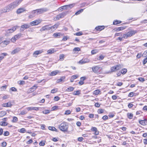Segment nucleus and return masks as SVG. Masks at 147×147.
Returning a JSON list of instances; mask_svg holds the SVG:
<instances>
[{"label": "nucleus", "instance_id": "obj_35", "mask_svg": "<svg viewBox=\"0 0 147 147\" xmlns=\"http://www.w3.org/2000/svg\"><path fill=\"white\" fill-rule=\"evenodd\" d=\"M121 22L120 21L115 20L113 22V24L114 25H116L118 24L121 23Z\"/></svg>", "mask_w": 147, "mask_h": 147}, {"label": "nucleus", "instance_id": "obj_7", "mask_svg": "<svg viewBox=\"0 0 147 147\" xmlns=\"http://www.w3.org/2000/svg\"><path fill=\"white\" fill-rule=\"evenodd\" d=\"M38 12L39 14L42 13L44 12H46L48 10V9L46 8H43L39 9H38Z\"/></svg>", "mask_w": 147, "mask_h": 147}, {"label": "nucleus", "instance_id": "obj_3", "mask_svg": "<svg viewBox=\"0 0 147 147\" xmlns=\"http://www.w3.org/2000/svg\"><path fill=\"white\" fill-rule=\"evenodd\" d=\"M68 12V11L64 12H62L60 14L57 15L56 18V19L55 20H59L60 18H63L67 13Z\"/></svg>", "mask_w": 147, "mask_h": 147}, {"label": "nucleus", "instance_id": "obj_59", "mask_svg": "<svg viewBox=\"0 0 147 147\" xmlns=\"http://www.w3.org/2000/svg\"><path fill=\"white\" fill-rule=\"evenodd\" d=\"M71 113V111L69 110H67L65 111V115L69 114Z\"/></svg>", "mask_w": 147, "mask_h": 147}, {"label": "nucleus", "instance_id": "obj_4", "mask_svg": "<svg viewBox=\"0 0 147 147\" xmlns=\"http://www.w3.org/2000/svg\"><path fill=\"white\" fill-rule=\"evenodd\" d=\"M9 40H4L2 41L0 44V46L2 47H5L10 42Z\"/></svg>", "mask_w": 147, "mask_h": 147}, {"label": "nucleus", "instance_id": "obj_60", "mask_svg": "<svg viewBox=\"0 0 147 147\" xmlns=\"http://www.w3.org/2000/svg\"><path fill=\"white\" fill-rule=\"evenodd\" d=\"M7 145V143L6 142H3L1 143V145L2 146L5 147Z\"/></svg>", "mask_w": 147, "mask_h": 147}, {"label": "nucleus", "instance_id": "obj_42", "mask_svg": "<svg viewBox=\"0 0 147 147\" xmlns=\"http://www.w3.org/2000/svg\"><path fill=\"white\" fill-rule=\"evenodd\" d=\"M82 34H83V33L82 32H78L76 33L75 34H74V35H76V36H80L82 35Z\"/></svg>", "mask_w": 147, "mask_h": 147}, {"label": "nucleus", "instance_id": "obj_20", "mask_svg": "<svg viewBox=\"0 0 147 147\" xmlns=\"http://www.w3.org/2000/svg\"><path fill=\"white\" fill-rule=\"evenodd\" d=\"M59 72V71L56 70L51 72L50 74V75L51 76H53L56 75Z\"/></svg>", "mask_w": 147, "mask_h": 147}, {"label": "nucleus", "instance_id": "obj_47", "mask_svg": "<svg viewBox=\"0 0 147 147\" xmlns=\"http://www.w3.org/2000/svg\"><path fill=\"white\" fill-rule=\"evenodd\" d=\"M64 58V55L63 54L60 55L59 56V59L61 60H63Z\"/></svg>", "mask_w": 147, "mask_h": 147}, {"label": "nucleus", "instance_id": "obj_58", "mask_svg": "<svg viewBox=\"0 0 147 147\" xmlns=\"http://www.w3.org/2000/svg\"><path fill=\"white\" fill-rule=\"evenodd\" d=\"M27 113V112H26L25 111L23 110L20 112V114L22 115H24Z\"/></svg>", "mask_w": 147, "mask_h": 147}, {"label": "nucleus", "instance_id": "obj_54", "mask_svg": "<svg viewBox=\"0 0 147 147\" xmlns=\"http://www.w3.org/2000/svg\"><path fill=\"white\" fill-rule=\"evenodd\" d=\"M97 52V51L96 50H92L91 52V53L92 54H94Z\"/></svg>", "mask_w": 147, "mask_h": 147}, {"label": "nucleus", "instance_id": "obj_49", "mask_svg": "<svg viewBox=\"0 0 147 147\" xmlns=\"http://www.w3.org/2000/svg\"><path fill=\"white\" fill-rule=\"evenodd\" d=\"M135 94L133 92H130L128 94V96L129 97H132L134 95V94Z\"/></svg>", "mask_w": 147, "mask_h": 147}, {"label": "nucleus", "instance_id": "obj_2", "mask_svg": "<svg viewBox=\"0 0 147 147\" xmlns=\"http://www.w3.org/2000/svg\"><path fill=\"white\" fill-rule=\"evenodd\" d=\"M59 127L60 130L62 131H67L68 128L67 123L66 122H63L59 125Z\"/></svg>", "mask_w": 147, "mask_h": 147}, {"label": "nucleus", "instance_id": "obj_32", "mask_svg": "<svg viewBox=\"0 0 147 147\" xmlns=\"http://www.w3.org/2000/svg\"><path fill=\"white\" fill-rule=\"evenodd\" d=\"M8 123L4 121H1L0 122V125L3 126H6L7 125Z\"/></svg>", "mask_w": 147, "mask_h": 147}, {"label": "nucleus", "instance_id": "obj_17", "mask_svg": "<svg viewBox=\"0 0 147 147\" xmlns=\"http://www.w3.org/2000/svg\"><path fill=\"white\" fill-rule=\"evenodd\" d=\"M38 9H36L33 11L32 12V15L34 14V16H32V15H30L29 17L31 18L32 17L34 16H35L39 14L38 13Z\"/></svg>", "mask_w": 147, "mask_h": 147}, {"label": "nucleus", "instance_id": "obj_55", "mask_svg": "<svg viewBox=\"0 0 147 147\" xmlns=\"http://www.w3.org/2000/svg\"><path fill=\"white\" fill-rule=\"evenodd\" d=\"M78 77V76L77 75H75L72 76L71 77V78L72 80H74V79H76Z\"/></svg>", "mask_w": 147, "mask_h": 147}, {"label": "nucleus", "instance_id": "obj_56", "mask_svg": "<svg viewBox=\"0 0 147 147\" xmlns=\"http://www.w3.org/2000/svg\"><path fill=\"white\" fill-rule=\"evenodd\" d=\"M26 131L25 129L24 128H22L20 129V132L22 133H24Z\"/></svg>", "mask_w": 147, "mask_h": 147}, {"label": "nucleus", "instance_id": "obj_50", "mask_svg": "<svg viewBox=\"0 0 147 147\" xmlns=\"http://www.w3.org/2000/svg\"><path fill=\"white\" fill-rule=\"evenodd\" d=\"M10 90L13 92H16L17 91V89L15 87H12L10 89Z\"/></svg>", "mask_w": 147, "mask_h": 147}, {"label": "nucleus", "instance_id": "obj_44", "mask_svg": "<svg viewBox=\"0 0 147 147\" xmlns=\"http://www.w3.org/2000/svg\"><path fill=\"white\" fill-rule=\"evenodd\" d=\"M7 55V54L6 53H3L0 56L2 57V58L3 59L4 58V57L6 56Z\"/></svg>", "mask_w": 147, "mask_h": 147}, {"label": "nucleus", "instance_id": "obj_43", "mask_svg": "<svg viewBox=\"0 0 147 147\" xmlns=\"http://www.w3.org/2000/svg\"><path fill=\"white\" fill-rule=\"evenodd\" d=\"M104 111V109H98V113H103Z\"/></svg>", "mask_w": 147, "mask_h": 147}, {"label": "nucleus", "instance_id": "obj_28", "mask_svg": "<svg viewBox=\"0 0 147 147\" xmlns=\"http://www.w3.org/2000/svg\"><path fill=\"white\" fill-rule=\"evenodd\" d=\"M127 116L129 119H131L133 118V115L131 113H128L127 114Z\"/></svg>", "mask_w": 147, "mask_h": 147}, {"label": "nucleus", "instance_id": "obj_8", "mask_svg": "<svg viewBox=\"0 0 147 147\" xmlns=\"http://www.w3.org/2000/svg\"><path fill=\"white\" fill-rule=\"evenodd\" d=\"M51 29V28L50 27L49 25H46L40 29V31L42 32L47 30H49Z\"/></svg>", "mask_w": 147, "mask_h": 147}, {"label": "nucleus", "instance_id": "obj_37", "mask_svg": "<svg viewBox=\"0 0 147 147\" xmlns=\"http://www.w3.org/2000/svg\"><path fill=\"white\" fill-rule=\"evenodd\" d=\"M83 10L84 9H81L78 11L77 12H76L75 13V15H77L80 14L83 11Z\"/></svg>", "mask_w": 147, "mask_h": 147}, {"label": "nucleus", "instance_id": "obj_34", "mask_svg": "<svg viewBox=\"0 0 147 147\" xmlns=\"http://www.w3.org/2000/svg\"><path fill=\"white\" fill-rule=\"evenodd\" d=\"M127 70L126 69L124 68L121 69V73L123 74H125L127 72Z\"/></svg>", "mask_w": 147, "mask_h": 147}, {"label": "nucleus", "instance_id": "obj_18", "mask_svg": "<svg viewBox=\"0 0 147 147\" xmlns=\"http://www.w3.org/2000/svg\"><path fill=\"white\" fill-rule=\"evenodd\" d=\"M105 28V26H98L96 27L95 29L97 31H101L103 30Z\"/></svg>", "mask_w": 147, "mask_h": 147}, {"label": "nucleus", "instance_id": "obj_46", "mask_svg": "<svg viewBox=\"0 0 147 147\" xmlns=\"http://www.w3.org/2000/svg\"><path fill=\"white\" fill-rule=\"evenodd\" d=\"M7 86L6 85L2 86L1 88V91L5 90L6 89Z\"/></svg>", "mask_w": 147, "mask_h": 147}, {"label": "nucleus", "instance_id": "obj_64", "mask_svg": "<svg viewBox=\"0 0 147 147\" xmlns=\"http://www.w3.org/2000/svg\"><path fill=\"white\" fill-rule=\"evenodd\" d=\"M9 133L7 131H5L4 134V135L5 136H8L9 135Z\"/></svg>", "mask_w": 147, "mask_h": 147}, {"label": "nucleus", "instance_id": "obj_9", "mask_svg": "<svg viewBox=\"0 0 147 147\" xmlns=\"http://www.w3.org/2000/svg\"><path fill=\"white\" fill-rule=\"evenodd\" d=\"M74 5V4H71L69 5H65L64 6H62L63 8H64L65 9H70L73 7Z\"/></svg>", "mask_w": 147, "mask_h": 147}, {"label": "nucleus", "instance_id": "obj_57", "mask_svg": "<svg viewBox=\"0 0 147 147\" xmlns=\"http://www.w3.org/2000/svg\"><path fill=\"white\" fill-rule=\"evenodd\" d=\"M122 34L121 33H116L115 34V36H122Z\"/></svg>", "mask_w": 147, "mask_h": 147}, {"label": "nucleus", "instance_id": "obj_63", "mask_svg": "<svg viewBox=\"0 0 147 147\" xmlns=\"http://www.w3.org/2000/svg\"><path fill=\"white\" fill-rule=\"evenodd\" d=\"M57 89H53L51 91V93H54L57 92Z\"/></svg>", "mask_w": 147, "mask_h": 147}, {"label": "nucleus", "instance_id": "obj_24", "mask_svg": "<svg viewBox=\"0 0 147 147\" xmlns=\"http://www.w3.org/2000/svg\"><path fill=\"white\" fill-rule=\"evenodd\" d=\"M25 11V10H24L23 8H20L18 9L17 10L16 12L17 13L20 14L22 12H23Z\"/></svg>", "mask_w": 147, "mask_h": 147}, {"label": "nucleus", "instance_id": "obj_26", "mask_svg": "<svg viewBox=\"0 0 147 147\" xmlns=\"http://www.w3.org/2000/svg\"><path fill=\"white\" fill-rule=\"evenodd\" d=\"M3 106L4 107H11L12 105L10 102L6 103H4L3 104Z\"/></svg>", "mask_w": 147, "mask_h": 147}, {"label": "nucleus", "instance_id": "obj_40", "mask_svg": "<svg viewBox=\"0 0 147 147\" xmlns=\"http://www.w3.org/2000/svg\"><path fill=\"white\" fill-rule=\"evenodd\" d=\"M139 123L143 125H146V123H145V121L144 120H141L139 121Z\"/></svg>", "mask_w": 147, "mask_h": 147}, {"label": "nucleus", "instance_id": "obj_31", "mask_svg": "<svg viewBox=\"0 0 147 147\" xmlns=\"http://www.w3.org/2000/svg\"><path fill=\"white\" fill-rule=\"evenodd\" d=\"M74 87H70L67 88L66 90V91H72L74 90Z\"/></svg>", "mask_w": 147, "mask_h": 147}, {"label": "nucleus", "instance_id": "obj_62", "mask_svg": "<svg viewBox=\"0 0 147 147\" xmlns=\"http://www.w3.org/2000/svg\"><path fill=\"white\" fill-rule=\"evenodd\" d=\"M39 145L40 146H44L45 145V143L43 141H41L39 143Z\"/></svg>", "mask_w": 147, "mask_h": 147}, {"label": "nucleus", "instance_id": "obj_30", "mask_svg": "<svg viewBox=\"0 0 147 147\" xmlns=\"http://www.w3.org/2000/svg\"><path fill=\"white\" fill-rule=\"evenodd\" d=\"M22 34L20 33L14 36V38H16V40L19 38L21 36Z\"/></svg>", "mask_w": 147, "mask_h": 147}, {"label": "nucleus", "instance_id": "obj_15", "mask_svg": "<svg viewBox=\"0 0 147 147\" xmlns=\"http://www.w3.org/2000/svg\"><path fill=\"white\" fill-rule=\"evenodd\" d=\"M42 52L43 51L42 50L36 51L34 52L33 54V56L36 57H37V55L42 53Z\"/></svg>", "mask_w": 147, "mask_h": 147}, {"label": "nucleus", "instance_id": "obj_21", "mask_svg": "<svg viewBox=\"0 0 147 147\" xmlns=\"http://www.w3.org/2000/svg\"><path fill=\"white\" fill-rule=\"evenodd\" d=\"M20 51V49L19 48H16L13 51L11 52V54L12 55L16 53H18Z\"/></svg>", "mask_w": 147, "mask_h": 147}, {"label": "nucleus", "instance_id": "obj_5", "mask_svg": "<svg viewBox=\"0 0 147 147\" xmlns=\"http://www.w3.org/2000/svg\"><path fill=\"white\" fill-rule=\"evenodd\" d=\"M110 70L111 71L106 72V73L107 74H111L114 72H115L116 71H117L115 65L111 67Z\"/></svg>", "mask_w": 147, "mask_h": 147}, {"label": "nucleus", "instance_id": "obj_27", "mask_svg": "<svg viewBox=\"0 0 147 147\" xmlns=\"http://www.w3.org/2000/svg\"><path fill=\"white\" fill-rule=\"evenodd\" d=\"M48 129L49 130H51L53 131H55L56 132H58L57 129L54 127L49 126L48 127Z\"/></svg>", "mask_w": 147, "mask_h": 147}, {"label": "nucleus", "instance_id": "obj_25", "mask_svg": "<svg viewBox=\"0 0 147 147\" xmlns=\"http://www.w3.org/2000/svg\"><path fill=\"white\" fill-rule=\"evenodd\" d=\"M30 26L28 24H24L21 26V27L24 29H27L29 28Z\"/></svg>", "mask_w": 147, "mask_h": 147}, {"label": "nucleus", "instance_id": "obj_14", "mask_svg": "<svg viewBox=\"0 0 147 147\" xmlns=\"http://www.w3.org/2000/svg\"><path fill=\"white\" fill-rule=\"evenodd\" d=\"M137 31L136 30H132L127 32V35H128L129 37L131 36L134 34Z\"/></svg>", "mask_w": 147, "mask_h": 147}, {"label": "nucleus", "instance_id": "obj_19", "mask_svg": "<svg viewBox=\"0 0 147 147\" xmlns=\"http://www.w3.org/2000/svg\"><path fill=\"white\" fill-rule=\"evenodd\" d=\"M65 78V76H63L61 77L59 79L57 80L56 82L57 83H59L61 82H64Z\"/></svg>", "mask_w": 147, "mask_h": 147}, {"label": "nucleus", "instance_id": "obj_51", "mask_svg": "<svg viewBox=\"0 0 147 147\" xmlns=\"http://www.w3.org/2000/svg\"><path fill=\"white\" fill-rule=\"evenodd\" d=\"M73 50L75 51H80V49L79 47H75Z\"/></svg>", "mask_w": 147, "mask_h": 147}, {"label": "nucleus", "instance_id": "obj_11", "mask_svg": "<svg viewBox=\"0 0 147 147\" xmlns=\"http://www.w3.org/2000/svg\"><path fill=\"white\" fill-rule=\"evenodd\" d=\"M126 28V26H121L119 27L115 28L114 29V30L117 31H119L125 29Z\"/></svg>", "mask_w": 147, "mask_h": 147}, {"label": "nucleus", "instance_id": "obj_52", "mask_svg": "<svg viewBox=\"0 0 147 147\" xmlns=\"http://www.w3.org/2000/svg\"><path fill=\"white\" fill-rule=\"evenodd\" d=\"M104 58V57L103 55H101L99 57L98 60L100 61L103 59Z\"/></svg>", "mask_w": 147, "mask_h": 147}, {"label": "nucleus", "instance_id": "obj_29", "mask_svg": "<svg viewBox=\"0 0 147 147\" xmlns=\"http://www.w3.org/2000/svg\"><path fill=\"white\" fill-rule=\"evenodd\" d=\"M6 114V112L4 111H1L0 112V117H1Z\"/></svg>", "mask_w": 147, "mask_h": 147}, {"label": "nucleus", "instance_id": "obj_6", "mask_svg": "<svg viewBox=\"0 0 147 147\" xmlns=\"http://www.w3.org/2000/svg\"><path fill=\"white\" fill-rule=\"evenodd\" d=\"M16 30V28L14 27H12V28L8 29L6 30V34L5 35H7L13 32Z\"/></svg>", "mask_w": 147, "mask_h": 147}, {"label": "nucleus", "instance_id": "obj_53", "mask_svg": "<svg viewBox=\"0 0 147 147\" xmlns=\"http://www.w3.org/2000/svg\"><path fill=\"white\" fill-rule=\"evenodd\" d=\"M60 98L58 96H55L54 98V100L55 101H57L59 100Z\"/></svg>", "mask_w": 147, "mask_h": 147}, {"label": "nucleus", "instance_id": "obj_1", "mask_svg": "<svg viewBox=\"0 0 147 147\" xmlns=\"http://www.w3.org/2000/svg\"><path fill=\"white\" fill-rule=\"evenodd\" d=\"M18 5V1H15L10 3L5 7L3 10L1 11V13L8 12L12 10L13 9Z\"/></svg>", "mask_w": 147, "mask_h": 147}, {"label": "nucleus", "instance_id": "obj_12", "mask_svg": "<svg viewBox=\"0 0 147 147\" xmlns=\"http://www.w3.org/2000/svg\"><path fill=\"white\" fill-rule=\"evenodd\" d=\"M40 22V21L39 20H35L34 21L31 22L30 23V24L32 26H33L37 25L39 24Z\"/></svg>", "mask_w": 147, "mask_h": 147}, {"label": "nucleus", "instance_id": "obj_39", "mask_svg": "<svg viewBox=\"0 0 147 147\" xmlns=\"http://www.w3.org/2000/svg\"><path fill=\"white\" fill-rule=\"evenodd\" d=\"M100 91L99 90H96L94 91L93 94H94L95 95H97L100 93Z\"/></svg>", "mask_w": 147, "mask_h": 147}, {"label": "nucleus", "instance_id": "obj_45", "mask_svg": "<svg viewBox=\"0 0 147 147\" xmlns=\"http://www.w3.org/2000/svg\"><path fill=\"white\" fill-rule=\"evenodd\" d=\"M42 112L44 114H47L49 113L50 112V111L49 110H45L43 111H42Z\"/></svg>", "mask_w": 147, "mask_h": 147}, {"label": "nucleus", "instance_id": "obj_22", "mask_svg": "<svg viewBox=\"0 0 147 147\" xmlns=\"http://www.w3.org/2000/svg\"><path fill=\"white\" fill-rule=\"evenodd\" d=\"M89 62V60L88 59H82L79 61V63L81 64H84L86 63H88Z\"/></svg>", "mask_w": 147, "mask_h": 147}, {"label": "nucleus", "instance_id": "obj_13", "mask_svg": "<svg viewBox=\"0 0 147 147\" xmlns=\"http://www.w3.org/2000/svg\"><path fill=\"white\" fill-rule=\"evenodd\" d=\"M100 67L98 66H95L92 67V71L95 73H98Z\"/></svg>", "mask_w": 147, "mask_h": 147}, {"label": "nucleus", "instance_id": "obj_10", "mask_svg": "<svg viewBox=\"0 0 147 147\" xmlns=\"http://www.w3.org/2000/svg\"><path fill=\"white\" fill-rule=\"evenodd\" d=\"M37 88V86L36 85H34L32 87H31L30 88L28 91V93H32L33 92L34 90L36 89Z\"/></svg>", "mask_w": 147, "mask_h": 147}, {"label": "nucleus", "instance_id": "obj_33", "mask_svg": "<svg viewBox=\"0 0 147 147\" xmlns=\"http://www.w3.org/2000/svg\"><path fill=\"white\" fill-rule=\"evenodd\" d=\"M61 35V33H55L53 34V36L54 37H60Z\"/></svg>", "mask_w": 147, "mask_h": 147}, {"label": "nucleus", "instance_id": "obj_48", "mask_svg": "<svg viewBox=\"0 0 147 147\" xmlns=\"http://www.w3.org/2000/svg\"><path fill=\"white\" fill-rule=\"evenodd\" d=\"M58 26V24H55L54 26L51 27H50L51 28V29L52 28L54 29L55 28H57Z\"/></svg>", "mask_w": 147, "mask_h": 147}, {"label": "nucleus", "instance_id": "obj_36", "mask_svg": "<svg viewBox=\"0 0 147 147\" xmlns=\"http://www.w3.org/2000/svg\"><path fill=\"white\" fill-rule=\"evenodd\" d=\"M115 66L117 70L120 69L122 67V66L120 64L116 65Z\"/></svg>", "mask_w": 147, "mask_h": 147}, {"label": "nucleus", "instance_id": "obj_23", "mask_svg": "<svg viewBox=\"0 0 147 147\" xmlns=\"http://www.w3.org/2000/svg\"><path fill=\"white\" fill-rule=\"evenodd\" d=\"M27 109L28 111L34 110L37 111L38 110L39 108L36 107H29L27 108Z\"/></svg>", "mask_w": 147, "mask_h": 147}, {"label": "nucleus", "instance_id": "obj_16", "mask_svg": "<svg viewBox=\"0 0 147 147\" xmlns=\"http://www.w3.org/2000/svg\"><path fill=\"white\" fill-rule=\"evenodd\" d=\"M92 131H94V134L96 135H98L99 134V132L97 130V128L96 127H92L91 129Z\"/></svg>", "mask_w": 147, "mask_h": 147}, {"label": "nucleus", "instance_id": "obj_41", "mask_svg": "<svg viewBox=\"0 0 147 147\" xmlns=\"http://www.w3.org/2000/svg\"><path fill=\"white\" fill-rule=\"evenodd\" d=\"M80 93V90H78L77 91H75L74 92L73 94L75 95H78Z\"/></svg>", "mask_w": 147, "mask_h": 147}, {"label": "nucleus", "instance_id": "obj_38", "mask_svg": "<svg viewBox=\"0 0 147 147\" xmlns=\"http://www.w3.org/2000/svg\"><path fill=\"white\" fill-rule=\"evenodd\" d=\"M18 121V118L16 117H13V119L12 120V122L13 123H15L17 122Z\"/></svg>", "mask_w": 147, "mask_h": 147}, {"label": "nucleus", "instance_id": "obj_61", "mask_svg": "<svg viewBox=\"0 0 147 147\" xmlns=\"http://www.w3.org/2000/svg\"><path fill=\"white\" fill-rule=\"evenodd\" d=\"M18 83L20 85H23L25 83V82L24 81H19L18 82Z\"/></svg>", "mask_w": 147, "mask_h": 147}]
</instances>
